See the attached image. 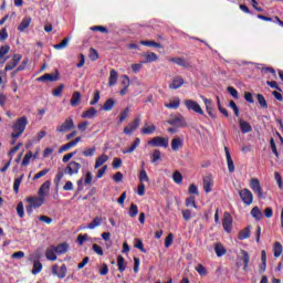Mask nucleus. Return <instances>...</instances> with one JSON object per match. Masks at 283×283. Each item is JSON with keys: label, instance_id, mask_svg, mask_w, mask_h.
<instances>
[{"label": "nucleus", "instance_id": "8fccbe9b", "mask_svg": "<svg viewBox=\"0 0 283 283\" xmlns=\"http://www.w3.org/2000/svg\"><path fill=\"white\" fill-rule=\"evenodd\" d=\"M165 107H167V109H178V107H180V98H176L174 102L165 104Z\"/></svg>", "mask_w": 283, "mask_h": 283}, {"label": "nucleus", "instance_id": "473e14b6", "mask_svg": "<svg viewBox=\"0 0 283 283\" xmlns=\"http://www.w3.org/2000/svg\"><path fill=\"white\" fill-rule=\"evenodd\" d=\"M114 105H116V101L114 98H108L102 106L104 112H112L114 109Z\"/></svg>", "mask_w": 283, "mask_h": 283}, {"label": "nucleus", "instance_id": "603ef678", "mask_svg": "<svg viewBox=\"0 0 283 283\" xmlns=\"http://www.w3.org/2000/svg\"><path fill=\"white\" fill-rule=\"evenodd\" d=\"M172 180H174V182H176V185H182V174H180V171L176 170L172 174Z\"/></svg>", "mask_w": 283, "mask_h": 283}, {"label": "nucleus", "instance_id": "f8f14e48", "mask_svg": "<svg viewBox=\"0 0 283 283\" xmlns=\"http://www.w3.org/2000/svg\"><path fill=\"white\" fill-rule=\"evenodd\" d=\"M52 274L56 275L60 280H63L65 275H67V266L65 264H62L61 268L59 269V265H53L52 266Z\"/></svg>", "mask_w": 283, "mask_h": 283}, {"label": "nucleus", "instance_id": "a878e982", "mask_svg": "<svg viewBox=\"0 0 283 283\" xmlns=\"http://www.w3.org/2000/svg\"><path fill=\"white\" fill-rule=\"evenodd\" d=\"M170 62L176 63V65H179V67H191V64H189V62L182 57H171Z\"/></svg>", "mask_w": 283, "mask_h": 283}, {"label": "nucleus", "instance_id": "338daca9", "mask_svg": "<svg viewBox=\"0 0 283 283\" xmlns=\"http://www.w3.org/2000/svg\"><path fill=\"white\" fill-rule=\"evenodd\" d=\"M8 52H10V45L0 46V59H3Z\"/></svg>", "mask_w": 283, "mask_h": 283}, {"label": "nucleus", "instance_id": "20e7f679", "mask_svg": "<svg viewBox=\"0 0 283 283\" xmlns=\"http://www.w3.org/2000/svg\"><path fill=\"white\" fill-rule=\"evenodd\" d=\"M148 145L150 147H164V149H167V147H169V138L156 136L153 139L148 140Z\"/></svg>", "mask_w": 283, "mask_h": 283}, {"label": "nucleus", "instance_id": "a211bd4d", "mask_svg": "<svg viewBox=\"0 0 283 283\" xmlns=\"http://www.w3.org/2000/svg\"><path fill=\"white\" fill-rule=\"evenodd\" d=\"M156 132V125L145 123L144 127L140 129L143 136H151Z\"/></svg>", "mask_w": 283, "mask_h": 283}, {"label": "nucleus", "instance_id": "a18cd8bd", "mask_svg": "<svg viewBox=\"0 0 283 283\" xmlns=\"http://www.w3.org/2000/svg\"><path fill=\"white\" fill-rule=\"evenodd\" d=\"M70 45V38H65L61 43L54 44V50H65Z\"/></svg>", "mask_w": 283, "mask_h": 283}, {"label": "nucleus", "instance_id": "ddd939ff", "mask_svg": "<svg viewBox=\"0 0 283 283\" xmlns=\"http://www.w3.org/2000/svg\"><path fill=\"white\" fill-rule=\"evenodd\" d=\"M21 59H23V55L21 54H14L12 60L8 62V64L4 67V72H10L14 70L21 63Z\"/></svg>", "mask_w": 283, "mask_h": 283}, {"label": "nucleus", "instance_id": "2eb2a0df", "mask_svg": "<svg viewBox=\"0 0 283 283\" xmlns=\"http://www.w3.org/2000/svg\"><path fill=\"white\" fill-rule=\"evenodd\" d=\"M201 101H203L206 105V112L210 116V118H216V113H213V101L205 97L203 95L200 96Z\"/></svg>", "mask_w": 283, "mask_h": 283}, {"label": "nucleus", "instance_id": "de8ad7c7", "mask_svg": "<svg viewBox=\"0 0 283 283\" xmlns=\"http://www.w3.org/2000/svg\"><path fill=\"white\" fill-rule=\"evenodd\" d=\"M72 147H76V144H74L73 140L62 145L59 149V154H63V151H69V149H72Z\"/></svg>", "mask_w": 283, "mask_h": 283}, {"label": "nucleus", "instance_id": "6e6d98bb", "mask_svg": "<svg viewBox=\"0 0 283 283\" xmlns=\"http://www.w3.org/2000/svg\"><path fill=\"white\" fill-rule=\"evenodd\" d=\"M17 213H18L19 218H25V210L23 208L22 201H20L17 206Z\"/></svg>", "mask_w": 283, "mask_h": 283}, {"label": "nucleus", "instance_id": "9d476101", "mask_svg": "<svg viewBox=\"0 0 283 283\" xmlns=\"http://www.w3.org/2000/svg\"><path fill=\"white\" fill-rule=\"evenodd\" d=\"M71 129H74V119L72 117L66 118L63 124L56 127L59 134H65V132H71Z\"/></svg>", "mask_w": 283, "mask_h": 283}, {"label": "nucleus", "instance_id": "4c0bfd02", "mask_svg": "<svg viewBox=\"0 0 283 283\" xmlns=\"http://www.w3.org/2000/svg\"><path fill=\"white\" fill-rule=\"evenodd\" d=\"M250 213H251L252 218H254L258 222H260V220H262V210H260V208L258 206L252 208Z\"/></svg>", "mask_w": 283, "mask_h": 283}, {"label": "nucleus", "instance_id": "412c9836", "mask_svg": "<svg viewBox=\"0 0 283 283\" xmlns=\"http://www.w3.org/2000/svg\"><path fill=\"white\" fill-rule=\"evenodd\" d=\"M239 126L242 134H249L253 132V127L251 126V124L249 122H244V119L239 120Z\"/></svg>", "mask_w": 283, "mask_h": 283}, {"label": "nucleus", "instance_id": "72a5a7b5", "mask_svg": "<svg viewBox=\"0 0 283 283\" xmlns=\"http://www.w3.org/2000/svg\"><path fill=\"white\" fill-rule=\"evenodd\" d=\"M138 145H140V138L136 137L130 147L123 150V154H133V151H136Z\"/></svg>", "mask_w": 283, "mask_h": 283}, {"label": "nucleus", "instance_id": "b1692460", "mask_svg": "<svg viewBox=\"0 0 283 283\" xmlns=\"http://www.w3.org/2000/svg\"><path fill=\"white\" fill-rule=\"evenodd\" d=\"M54 249L57 255H64V253H67L70 250V244H67V242L60 243L57 247L54 245Z\"/></svg>", "mask_w": 283, "mask_h": 283}, {"label": "nucleus", "instance_id": "6e6552de", "mask_svg": "<svg viewBox=\"0 0 283 283\" xmlns=\"http://www.w3.org/2000/svg\"><path fill=\"white\" fill-rule=\"evenodd\" d=\"M137 127H140V115L136 116L133 122L124 127V134H126V136H132Z\"/></svg>", "mask_w": 283, "mask_h": 283}, {"label": "nucleus", "instance_id": "79ce46f5", "mask_svg": "<svg viewBox=\"0 0 283 283\" xmlns=\"http://www.w3.org/2000/svg\"><path fill=\"white\" fill-rule=\"evenodd\" d=\"M96 114H98V111L94 107H91L82 114V118H94Z\"/></svg>", "mask_w": 283, "mask_h": 283}, {"label": "nucleus", "instance_id": "cd10ccee", "mask_svg": "<svg viewBox=\"0 0 283 283\" xmlns=\"http://www.w3.org/2000/svg\"><path fill=\"white\" fill-rule=\"evenodd\" d=\"M248 238H251V226H248L238 234V240H248Z\"/></svg>", "mask_w": 283, "mask_h": 283}, {"label": "nucleus", "instance_id": "864d4df0", "mask_svg": "<svg viewBox=\"0 0 283 283\" xmlns=\"http://www.w3.org/2000/svg\"><path fill=\"white\" fill-rule=\"evenodd\" d=\"M139 182H149V176L147 175V170L146 169H142L139 171Z\"/></svg>", "mask_w": 283, "mask_h": 283}, {"label": "nucleus", "instance_id": "a19ab883", "mask_svg": "<svg viewBox=\"0 0 283 283\" xmlns=\"http://www.w3.org/2000/svg\"><path fill=\"white\" fill-rule=\"evenodd\" d=\"M24 178H25V175H21L20 177L14 179V181H13L14 193H19V188L21 187V182H23Z\"/></svg>", "mask_w": 283, "mask_h": 283}, {"label": "nucleus", "instance_id": "e2e57ef3", "mask_svg": "<svg viewBox=\"0 0 283 283\" xmlns=\"http://www.w3.org/2000/svg\"><path fill=\"white\" fill-rule=\"evenodd\" d=\"M48 174H50L49 168H45L41 171H39L38 174L34 175L33 180H39V178H43V176H48Z\"/></svg>", "mask_w": 283, "mask_h": 283}, {"label": "nucleus", "instance_id": "f257e3e1", "mask_svg": "<svg viewBox=\"0 0 283 283\" xmlns=\"http://www.w3.org/2000/svg\"><path fill=\"white\" fill-rule=\"evenodd\" d=\"M25 127H28V117L22 116L15 120V123L12 125V129L14 133L11 134V138H19L23 135V132H25Z\"/></svg>", "mask_w": 283, "mask_h": 283}, {"label": "nucleus", "instance_id": "c03bdc74", "mask_svg": "<svg viewBox=\"0 0 283 283\" xmlns=\"http://www.w3.org/2000/svg\"><path fill=\"white\" fill-rule=\"evenodd\" d=\"M40 271H43V264L41 263V261H34L33 269H32V274L33 275H39Z\"/></svg>", "mask_w": 283, "mask_h": 283}, {"label": "nucleus", "instance_id": "f3484780", "mask_svg": "<svg viewBox=\"0 0 283 283\" xmlns=\"http://www.w3.org/2000/svg\"><path fill=\"white\" fill-rule=\"evenodd\" d=\"M213 187V176L208 175L203 177V190L206 193H211V188Z\"/></svg>", "mask_w": 283, "mask_h": 283}, {"label": "nucleus", "instance_id": "5fc2aeb1", "mask_svg": "<svg viewBox=\"0 0 283 283\" xmlns=\"http://www.w3.org/2000/svg\"><path fill=\"white\" fill-rule=\"evenodd\" d=\"M186 207H193V209H198V206L196 205V197L190 196L186 199Z\"/></svg>", "mask_w": 283, "mask_h": 283}, {"label": "nucleus", "instance_id": "58836bf2", "mask_svg": "<svg viewBox=\"0 0 283 283\" xmlns=\"http://www.w3.org/2000/svg\"><path fill=\"white\" fill-rule=\"evenodd\" d=\"M256 101L262 109H269V103H266V98H264V95L256 94Z\"/></svg>", "mask_w": 283, "mask_h": 283}, {"label": "nucleus", "instance_id": "39448f33", "mask_svg": "<svg viewBox=\"0 0 283 283\" xmlns=\"http://www.w3.org/2000/svg\"><path fill=\"white\" fill-rule=\"evenodd\" d=\"M239 196L242 200V203L247 205V207H251V205H253V192H251L249 188L240 190Z\"/></svg>", "mask_w": 283, "mask_h": 283}, {"label": "nucleus", "instance_id": "09e8293b", "mask_svg": "<svg viewBox=\"0 0 283 283\" xmlns=\"http://www.w3.org/2000/svg\"><path fill=\"white\" fill-rule=\"evenodd\" d=\"M83 156H85V158H92V156H94L96 154V147H91V148H86L82 151Z\"/></svg>", "mask_w": 283, "mask_h": 283}, {"label": "nucleus", "instance_id": "aec40b11", "mask_svg": "<svg viewBox=\"0 0 283 283\" xmlns=\"http://www.w3.org/2000/svg\"><path fill=\"white\" fill-rule=\"evenodd\" d=\"M45 258L46 260H50L51 262H56V250L54 245H51L45 251Z\"/></svg>", "mask_w": 283, "mask_h": 283}, {"label": "nucleus", "instance_id": "c9c22d12", "mask_svg": "<svg viewBox=\"0 0 283 283\" xmlns=\"http://www.w3.org/2000/svg\"><path fill=\"white\" fill-rule=\"evenodd\" d=\"M103 224V217H95L91 223L87 224L86 229H96Z\"/></svg>", "mask_w": 283, "mask_h": 283}, {"label": "nucleus", "instance_id": "e433bc0d", "mask_svg": "<svg viewBox=\"0 0 283 283\" xmlns=\"http://www.w3.org/2000/svg\"><path fill=\"white\" fill-rule=\"evenodd\" d=\"M180 147H182V139L180 137H176L171 140V149L172 151H179Z\"/></svg>", "mask_w": 283, "mask_h": 283}, {"label": "nucleus", "instance_id": "5701e85b", "mask_svg": "<svg viewBox=\"0 0 283 283\" xmlns=\"http://www.w3.org/2000/svg\"><path fill=\"white\" fill-rule=\"evenodd\" d=\"M241 261L243 262V271L249 269V262H251V256L247 250H241Z\"/></svg>", "mask_w": 283, "mask_h": 283}, {"label": "nucleus", "instance_id": "dca6fc26", "mask_svg": "<svg viewBox=\"0 0 283 283\" xmlns=\"http://www.w3.org/2000/svg\"><path fill=\"white\" fill-rule=\"evenodd\" d=\"M224 153L228 165V171L230 174H233V171H235V164H233V158H231V151L229 150V147H224Z\"/></svg>", "mask_w": 283, "mask_h": 283}, {"label": "nucleus", "instance_id": "c756f323", "mask_svg": "<svg viewBox=\"0 0 283 283\" xmlns=\"http://www.w3.org/2000/svg\"><path fill=\"white\" fill-rule=\"evenodd\" d=\"M158 160H163V153L160 151V149H155L153 154H150V161L153 165H156Z\"/></svg>", "mask_w": 283, "mask_h": 283}, {"label": "nucleus", "instance_id": "f704fd0d", "mask_svg": "<svg viewBox=\"0 0 283 283\" xmlns=\"http://www.w3.org/2000/svg\"><path fill=\"white\" fill-rule=\"evenodd\" d=\"M214 253L217 254L218 258H222V255L227 254V249H224V245H222V243H216Z\"/></svg>", "mask_w": 283, "mask_h": 283}, {"label": "nucleus", "instance_id": "2f4dec72", "mask_svg": "<svg viewBox=\"0 0 283 283\" xmlns=\"http://www.w3.org/2000/svg\"><path fill=\"white\" fill-rule=\"evenodd\" d=\"M144 57H145V61H143L142 63H154L158 61V55L154 52L145 53Z\"/></svg>", "mask_w": 283, "mask_h": 283}, {"label": "nucleus", "instance_id": "7c9ffc66", "mask_svg": "<svg viewBox=\"0 0 283 283\" xmlns=\"http://www.w3.org/2000/svg\"><path fill=\"white\" fill-rule=\"evenodd\" d=\"M108 160H109V157L107 155L105 154L101 155L99 157L96 158L94 168L98 169V167H103V165Z\"/></svg>", "mask_w": 283, "mask_h": 283}, {"label": "nucleus", "instance_id": "7ed1b4c3", "mask_svg": "<svg viewBox=\"0 0 283 283\" xmlns=\"http://www.w3.org/2000/svg\"><path fill=\"white\" fill-rule=\"evenodd\" d=\"M250 188L252 189L253 193H256V198L259 200H264V191H262V185L260 184V179L252 178L250 180Z\"/></svg>", "mask_w": 283, "mask_h": 283}, {"label": "nucleus", "instance_id": "6ab92c4d", "mask_svg": "<svg viewBox=\"0 0 283 283\" xmlns=\"http://www.w3.org/2000/svg\"><path fill=\"white\" fill-rule=\"evenodd\" d=\"M185 85V78L177 76L172 78V82L169 84L170 90H180Z\"/></svg>", "mask_w": 283, "mask_h": 283}, {"label": "nucleus", "instance_id": "3c124183", "mask_svg": "<svg viewBox=\"0 0 283 283\" xmlns=\"http://www.w3.org/2000/svg\"><path fill=\"white\" fill-rule=\"evenodd\" d=\"M140 45H146V48H163L160 43H157L155 41H140Z\"/></svg>", "mask_w": 283, "mask_h": 283}, {"label": "nucleus", "instance_id": "c85d7f7f", "mask_svg": "<svg viewBox=\"0 0 283 283\" xmlns=\"http://www.w3.org/2000/svg\"><path fill=\"white\" fill-rule=\"evenodd\" d=\"M70 103L72 107H78V103H81V92H73Z\"/></svg>", "mask_w": 283, "mask_h": 283}, {"label": "nucleus", "instance_id": "0e129e2a", "mask_svg": "<svg viewBox=\"0 0 283 283\" xmlns=\"http://www.w3.org/2000/svg\"><path fill=\"white\" fill-rule=\"evenodd\" d=\"M92 249L94 253H96V255H105V252L103 251V248L101 245L94 243Z\"/></svg>", "mask_w": 283, "mask_h": 283}, {"label": "nucleus", "instance_id": "1a4fd4ad", "mask_svg": "<svg viewBox=\"0 0 283 283\" xmlns=\"http://www.w3.org/2000/svg\"><path fill=\"white\" fill-rule=\"evenodd\" d=\"M222 227L226 233H231V231H233V217H231V213H223Z\"/></svg>", "mask_w": 283, "mask_h": 283}, {"label": "nucleus", "instance_id": "ea45409f", "mask_svg": "<svg viewBox=\"0 0 283 283\" xmlns=\"http://www.w3.org/2000/svg\"><path fill=\"white\" fill-rule=\"evenodd\" d=\"M117 266L119 273H124L125 269H127V264L125 263V258H123V255L117 256Z\"/></svg>", "mask_w": 283, "mask_h": 283}, {"label": "nucleus", "instance_id": "4d7b16f0", "mask_svg": "<svg viewBox=\"0 0 283 283\" xmlns=\"http://www.w3.org/2000/svg\"><path fill=\"white\" fill-rule=\"evenodd\" d=\"M282 255V243L275 242L274 244V258H280Z\"/></svg>", "mask_w": 283, "mask_h": 283}, {"label": "nucleus", "instance_id": "774afa93", "mask_svg": "<svg viewBox=\"0 0 283 283\" xmlns=\"http://www.w3.org/2000/svg\"><path fill=\"white\" fill-rule=\"evenodd\" d=\"M196 271L199 273V275H207V268H205L202 264H198Z\"/></svg>", "mask_w": 283, "mask_h": 283}, {"label": "nucleus", "instance_id": "bf43d9fd", "mask_svg": "<svg viewBox=\"0 0 283 283\" xmlns=\"http://www.w3.org/2000/svg\"><path fill=\"white\" fill-rule=\"evenodd\" d=\"M92 32H102L103 34H107V32H109V30H107V28L103 27V25H95L91 28Z\"/></svg>", "mask_w": 283, "mask_h": 283}, {"label": "nucleus", "instance_id": "f03ea898", "mask_svg": "<svg viewBox=\"0 0 283 283\" xmlns=\"http://www.w3.org/2000/svg\"><path fill=\"white\" fill-rule=\"evenodd\" d=\"M184 105L189 112H195V114H199V116H205V111L202 109L200 104H198V102L193 99H186L184 102Z\"/></svg>", "mask_w": 283, "mask_h": 283}, {"label": "nucleus", "instance_id": "680f3d73", "mask_svg": "<svg viewBox=\"0 0 283 283\" xmlns=\"http://www.w3.org/2000/svg\"><path fill=\"white\" fill-rule=\"evenodd\" d=\"M174 244V233H169L165 239V247L166 249H169Z\"/></svg>", "mask_w": 283, "mask_h": 283}, {"label": "nucleus", "instance_id": "393cba45", "mask_svg": "<svg viewBox=\"0 0 283 283\" xmlns=\"http://www.w3.org/2000/svg\"><path fill=\"white\" fill-rule=\"evenodd\" d=\"M50 185H52L50 182V180H46L39 189L38 191V196H42L43 198H45V196H48V193L50 192Z\"/></svg>", "mask_w": 283, "mask_h": 283}, {"label": "nucleus", "instance_id": "4468645a", "mask_svg": "<svg viewBox=\"0 0 283 283\" xmlns=\"http://www.w3.org/2000/svg\"><path fill=\"white\" fill-rule=\"evenodd\" d=\"M27 202H29V205H33L34 209H39V207H43V205H45V197H29L27 198Z\"/></svg>", "mask_w": 283, "mask_h": 283}, {"label": "nucleus", "instance_id": "423d86ee", "mask_svg": "<svg viewBox=\"0 0 283 283\" xmlns=\"http://www.w3.org/2000/svg\"><path fill=\"white\" fill-rule=\"evenodd\" d=\"M61 78V73H59V70H55L54 73H46L40 77L36 78L38 83H45L48 81L49 83H54L55 81H59Z\"/></svg>", "mask_w": 283, "mask_h": 283}, {"label": "nucleus", "instance_id": "13d9d810", "mask_svg": "<svg viewBox=\"0 0 283 283\" xmlns=\"http://www.w3.org/2000/svg\"><path fill=\"white\" fill-rule=\"evenodd\" d=\"M63 90H65V85L64 84H61L60 86L55 87L53 91H52V95L53 96H61L63 94Z\"/></svg>", "mask_w": 283, "mask_h": 283}, {"label": "nucleus", "instance_id": "0eeeda50", "mask_svg": "<svg viewBox=\"0 0 283 283\" xmlns=\"http://www.w3.org/2000/svg\"><path fill=\"white\" fill-rule=\"evenodd\" d=\"M81 164L78 161L72 160L64 169V174L67 176H76L81 171Z\"/></svg>", "mask_w": 283, "mask_h": 283}, {"label": "nucleus", "instance_id": "49530a36", "mask_svg": "<svg viewBox=\"0 0 283 283\" xmlns=\"http://www.w3.org/2000/svg\"><path fill=\"white\" fill-rule=\"evenodd\" d=\"M127 118H129V107H126L122 111V113L119 114L118 123H125Z\"/></svg>", "mask_w": 283, "mask_h": 283}, {"label": "nucleus", "instance_id": "052dcab7", "mask_svg": "<svg viewBox=\"0 0 283 283\" xmlns=\"http://www.w3.org/2000/svg\"><path fill=\"white\" fill-rule=\"evenodd\" d=\"M88 59H91V61H98V52L94 48L90 49Z\"/></svg>", "mask_w": 283, "mask_h": 283}, {"label": "nucleus", "instance_id": "37998d69", "mask_svg": "<svg viewBox=\"0 0 283 283\" xmlns=\"http://www.w3.org/2000/svg\"><path fill=\"white\" fill-rule=\"evenodd\" d=\"M128 216L129 218H136L138 216V206L136 203H130Z\"/></svg>", "mask_w": 283, "mask_h": 283}, {"label": "nucleus", "instance_id": "bb28decb", "mask_svg": "<svg viewBox=\"0 0 283 283\" xmlns=\"http://www.w3.org/2000/svg\"><path fill=\"white\" fill-rule=\"evenodd\" d=\"M118 82V72L116 70H111L109 77H108V85L109 87H114L116 83Z\"/></svg>", "mask_w": 283, "mask_h": 283}, {"label": "nucleus", "instance_id": "4be33fe9", "mask_svg": "<svg viewBox=\"0 0 283 283\" xmlns=\"http://www.w3.org/2000/svg\"><path fill=\"white\" fill-rule=\"evenodd\" d=\"M30 23H32V18L24 17L21 21V23L18 25L19 32H25L28 28H30Z\"/></svg>", "mask_w": 283, "mask_h": 283}, {"label": "nucleus", "instance_id": "69168bd1", "mask_svg": "<svg viewBox=\"0 0 283 283\" xmlns=\"http://www.w3.org/2000/svg\"><path fill=\"white\" fill-rule=\"evenodd\" d=\"M181 214H182L184 220H186V222H189V220H191V210L190 209L182 210Z\"/></svg>", "mask_w": 283, "mask_h": 283}, {"label": "nucleus", "instance_id": "9b49d317", "mask_svg": "<svg viewBox=\"0 0 283 283\" xmlns=\"http://www.w3.org/2000/svg\"><path fill=\"white\" fill-rule=\"evenodd\" d=\"M167 123L172 127H187V120H185V117L180 114L175 117H171L167 120Z\"/></svg>", "mask_w": 283, "mask_h": 283}]
</instances>
